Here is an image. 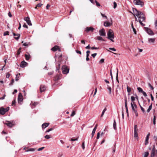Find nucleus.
<instances>
[{
	"label": "nucleus",
	"mask_w": 157,
	"mask_h": 157,
	"mask_svg": "<svg viewBox=\"0 0 157 157\" xmlns=\"http://www.w3.org/2000/svg\"><path fill=\"white\" fill-rule=\"evenodd\" d=\"M132 10L133 13H134L132 14L134 16H135L136 15L140 19H142L143 21H145V18L143 13L137 10L135 8H133Z\"/></svg>",
	"instance_id": "f257e3e1"
},
{
	"label": "nucleus",
	"mask_w": 157,
	"mask_h": 157,
	"mask_svg": "<svg viewBox=\"0 0 157 157\" xmlns=\"http://www.w3.org/2000/svg\"><path fill=\"white\" fill-rule=\"evenodd\" d=\"M107 38L112 42H114L113 39L114 38V36L113 31L110 29L107 33Z\"/></svg>",
	"instance_id": "f03ea898"
},
{
	"label": "nucleus",
	"mask_w": 157,
	"mask_h": 157,
	"mask_svg": "<svg viewBox=\"0 0 157 157\" xmlns=\"http://www.w3.org/2000/svg\"><path fill=\"white\" fill-rule=\"evenodd\" d=\"M133 3L136 5H140L141 7H143L144 6V3L141 0H134Z\"/></svg>",
	"instance_id": "7ed1b4c3"
},
{
	"label": "nucleus",
	"mask_w": 157,
	"mask_h": 157,
	"mask_svg": "<svg viewBox=\"0 0 157 157\" xmlns=\"http://www.w3.org/2000/svg\"><path fill=\"white\" fill-rule=\"evenodd\" d=\"M62 70L63 74H67L69 72V69L66 65L63 66Z\"/></svg>",
	"instance_id": "20e7f679"
},
{
	"label": "nucleus",
	"mask_w": 157,
	"mask_h": 157,
	"mask_svg": "<svg viewBox=\"0 0 157 157\" xmlns=\"http://www.w3.org/2000/svg\"><path fill=\"white\" fill-rule=\"evenodd\" d=\"M138 130L137 125H135L134 126V136L135 138H138Z\"/></svg>",
	"instance_id": "39448f33"
},
{
	"label": "nucleus",
	"mask_w": 157,
	"mask_h": 157,
	"mask_svg": "<svg viewBox=\"0 0 157 157\" xmlns=\"http://www.w3.org/2000/svg\"><path fill=\"white\" fill-rule=\"evenodd\" d=\"M24 19L26 21L28 25L30 26L32 25V24L29 17H25L24 18Z\"/></svg>",
	"instance_id": "423d86ee"
},
{
	"label": "nucleus",
	"mask_w": 157,
	"mask_h": 157,
	"mask_svg": "<svg viewBox=\"0 0 157 157\" xmlns=\"http://www.w3.org/2000/svg\"><path fill=\"white\" fill-rule=\"evenodd\" d=\"M145 28L146 31L148 34L151 35H153L154 34L153 32L150 29H149L148 28L145 27Z\"/></svg>",
	"instance_id": "0eeeda50"
},
{
	"label": "nucleus",
	"mask_w": 157,
	"mask_h": 157,
	"mask_svg": "<svg viewBox=\"0 0 157 157\" xmlns=\"http://www.w3.org/2000/svg\"><path fill=\"white\" fill-rule=\"evenodd\" d=\"M99 34L101 36H105V32L104 29L100 30L99 31Z\"/></svg>",
	"instance_id": "6e6552de"
},
{
	"label": "nucleus",
	"mask_w": 157,
	"mask_h": 157,
	"mask_svg": "<svg viewBox=\"0 0 157 157\" xmlns=\"http://www.w3.org/2000/svg\"><path fill=\"white\" fill-rule=\"evenodd\" d=\"M94 30V29L92 27H87L85 29V31L86 32H88L90 31L93 32Z\"/></svg>",
	"instance_id": "1a4fd4ad"
},
{
	"label": "nucleus",
	"mask_w": 157,
	"mask_h": 157,
	"mask_svg": "<svg viewBox=\"0 0 157 157\" xmlns=\"http://www.w3.org/2000/svg\"><path fill=\"white\" fill-rule=\"evenodd\" d=\"M51 50L53 51H56L57 50H59V51H60V49L57 46H55L54 47L51 48Z\"/></svg>",
	"instance_id": "9d476101"
},
{
	"label": "nucleus",
	"mask_w": 157,
	"mask_h": 157,
	"mask_svg": "<svg viewBox=\"0 0 157 157\" xmlns=\"http://www.w3.org/2000/svg\"><path fill=\"white\" fill-rule=\"evenodd\" d=\"M46 87L44 85H41L40 87V92H42L44 91L46 89Z\"/></svg>",
	"instance_id": "9b49d317"
},
{
	"label": "nucleus",
	"mask_w": 157,
	"mask_h": 157,
	"mask_svg": "<svg viewBox=\"0 0 157 157\" xmlns=\"http://www.w3.org/2000/svg\"><path fill=\"white\" fill-rule=\"evenodd\" d=\"M62 78V75L61 74L59 75H57L54 78L55 81H57L61 79Z\"/></svg>",
	"instance_id": "f8f14e48"
},
{
	"label": "nucleus",
	"mask_w": 157,
	"mask_h": 157,
	"mask_svg": "<svg viewBox=\"0 0 157 157\" xmlns=\"http://www.w3.org/2000/svg\"><path fill=\"white\" fill-rule=\"evenodd\" d=\"M27 63L25 61H22L21 63L20 67L22 68L24 67L27 66Z\"/></svg>",
	"instance_id": "ddd939ff"
},
{
	"label": "nucleus",
	"mask_w": 157,
	"mask_h": 157,
	"mask_svg": "<svg viewBox=\"0 0 157 157\" xmlns=\"http://www.w3.org/2000/svg\"><path fill=\"white\" fill-rule=\"evenodd\" d=\"M7 123H5V124H6L10 128L12 127L13 126V124L11 123V122L9 121H7Z\"/></svg>",
	"instance_id": "4468645a"
},
{
	"label": "nucleus",
	"mask_w": 157,
	"mask_h": 157,
	"mask_svg": "<svg viewBox=\"0 0 157 157\" xmlns=\"http://www.w3.org/2000/svg\"><path fill=\"white\" fill-rule=\"evenodd\" d=\"M6 113V112L5 111V108L2 107L0 108V113L1 114L4 115L5 113Z\"/></svg>",
	"instance_id": "2eb2a0df"
},
{
	"label": "nucleus",
	"mask_w": 157,
	"mask_h": 157,
	"mask_svg": "<svg viewBox=\"0 0 157 157\" xmlns=\"http://www.w3.org/2000/svg\"><path fill=\"white\" fill-rule=\"evenodd\" d=\"M13 35L14 36H17V37H14V38L16 40H18L19 39L20 36V34H16L14 33H13Z\"/></svg>",
	"instance_id": "dca6fc26"
},
{
	"label": "nucleus",
	"mask_w": 157,
	"mask_h": 157,
	"mask_svg": "<svg viewBox=\"0 0 157 157\" xmlns=\"http://www.w3.org/2000/svg\"><path fill=\"white\" fill-rule=\"evenodd\" d=\"M49 125V123H45L43 124L42 125V127L43 128H45L47 127Z\"/></svg>",
	"instance_id": "f3484780"
},
{
	"label": "nucleus",
	"mask_w": 157,
	"mask_h": 157,
	"mask_svg": "<svg viewBox=\"0 0 157 157\" xmlns=\"http://www.w3.org/2000/svg\"><path fill=\"white\" fill-rule=\"evenodd\" d=\"M23 100V97H18V102L19 103H20V102H21Z\"/></svg>",
	"instance_id": "a211bd4d"
},
{
	"label": "nucleus",
	"mask_w": 157,
	"mask_h": 157,
	"mask_svg": "<svg viewBox=\"0 0 157 157\" xmlns=\"http://www.w3.org/2000/svg\"><path fill=\"white\" fill-rule=\"evenodd\" d=\"M155 41V38H148V41L149 43H154Z\"/></svg>",
	"instance_id": "6ab92c4d"
},
{
	"label": "nucleus",
	"mask_w": 157,
	"mask_h": 157,
	"mask_svg": "<svg viewBox=\"0 0 157 157\" xmlns=\"http://www.w3.org/2000/svg\"><path fill=\"white\" fill-rule=\"evenodd\" d=\"M104 25L105 27H108L110 26V24L109 22H105L104 23Z\"/></svg>",
	"instance_id": "aec40b11"
},
{
	"label": "nucleus",
	"mask_w": 157,
	"mask_h": 157,
	"mask_svg": "<svg viewBox=\"0 0 157 157\" xmlns=\"http://www.w3.org/2000/svg\"><path fill=\"white\" fill-rule=\"evenodd\" d=\"M113 128L114 129V130H116V128H117L116 123V121H115V119H114L113 120Z\"/></svg>",
	"instance_id": "412c9836"
},
{
	"label": "nucleus",
	"mask_w": 157,
	"mask_h": 157,
	"mask_svg": "<svg viewBox=\"0 0 157 157\" xmlns=\"http://www.w3.org/2000/svg\"><path fill=\"white\" fill-rule=\"evenodd\" d=\"M25 59L26 60H29L30 58V56L29 55H28L25 54Z\"/></svg>",
	"instance_id": "4be33fe9"
},
{
	"label": "nucleus",
	"mask_w": 157,
	"mask_h": 157,
	"mask_svg": "<svg viewBox=\"0 0 157 157\" xmlns=\"http://www.w3.org/2000/svg\"><path fill=\"white\" fill-rule=\"evenodd\" d=\"M97 39L99 40H101L103 41H105V40H104L100 36H98L97 37Z\"/></svg>",
	"instance_id": "5701e85b"
},
{
	"label": "nucleus",
	"mask_w": 157,
	"mask_h": 157,
	"mask_svg": "<svg viewBox=\"0 0 157 157\" xmlns=\"http://www.w3.org/2000/svg\"><path fill=\"white\" fill-rule=\"evenodd\" d=\"M60 69V64L59 63H58V66L56 67V71H58V72L59 73L60 72V71H59V70Z\"/></svg>",
	"instance_id": "b1692460"
},
{
	"label": "nucleus",
	"mask_w": 157,
	"mask_h": 157,
	"mask_svg": "<svg viewBox=\"0 0 157 157\" xmlns=\"http://www.w3.org/2000/svg\"><path fill=\"white\" fill-rule=\"evenodd\" d=\"M131 106L132 108V110L133 111H135L136 110L135 109V108L134 107V106H133V104L132 102L131 103Z\"/></svg>",
	"instance_id": "393cba45"
},
{
	"label": "nucleus",
	"mask_w": 157,
	"mask_h": 157,
	"mask_svg": "<svg viewBox=\"0 0 157 157\" xmlns=\"http://www.w3.org/2000/svg\"><path fill=\"white\" fill-rule=\"evenodd\" d=\"M151 152L152 153H155V145H153V148Z\"/></svg>",
	"instance_id": "a878e982"
},
{
	"label": "nucleus",
	"mask_w": 157,
	"mask_h": 157,
	"mask_svg": "<svg viewBox=\"0 0 157 157\" xmlns=\"http://www.w3.org/2000/svg\"><path fill=\"white\" fill-rule=\"evenodd\" d=\"M137 90L139 92H141L142 93L144 91L140 87H138L137 88Z\"/></svg>",
	"instance_id": "bb28decb"
},
{
	"label": "nucleus",
	"mask_w": 157,
	"mask_h": 157,
	"mask_svg": "<svg viewBox=\"0 0 157 157\" xmlns=\"http://www.w3.org/2000/svg\"><path fill=\"white\" fill-rule=\"evenodd\" d=\"M148 140L149 138L147 137H146L145 140V144L146 145L148 143Z\"/></svg>",
	"instance_id": "cd10ccee"
},
{
	"label": "nucleus",
	"mask_w": 157,
	"mask_h": 157,
	"mask_svg": "<svg viewBox=\"0 0 157 157\" xmlns=\"http://www.w3.org/2000/svg\"><path fill=\"white\" fill-rule=\"evenodd\" d=\"M106 110H107V109L106 108H105L104 109V110H103V111L102 112V114L101 115V117H102L103 116L104 114L105 113V112L106 111Z\"/></svg>",
	"instance_id": "c85d7f7f"
},
{
	"label": "nucleus",
	"mask_w": 157,
	"mask_h": 157,
	"mask_svg": "<svg viewBox=\"0 0 157 157\" xmlns=\"http://www.w3.org/2000/svg\"><path fill=\"white\" fill-rule=\"evenodd\" d=\"M21 48H19L18 50H17V55L18 56L19 55V54H20V53L21 52Z\"/></svg>",
	"instance_id": "c756f323"
},
{
	"label": "nucleus",
	"mask_w": 157,
	"mask_h": 157,
	"mask_svg": "<svg viewBox=\"0 0 157 157\" xmlns=\"http://www.w3.org/2000/svg\"><path fill=\"white\" fill-rule=\"evenodd\" d=\"M127 91L128 93H129L131 91V88L128 86L127 87Z\"/></svg>",
	"instance_id": "7c9ffc66"
},
{
	"label": "nucleus",
	"mask_w": 157,
	"mask_h": 157,
	"mask_svg": "<svg viewBox=\"0 0 157 157\" xmlns=\"http://www.w3.org/2000/svg\"><path fill=\"white\" fill-rule=\"evenodd\" d=\"M96 130H95V128L93 129L92 132V134H91L92 138L93 137L95 133Z\"/></svg>",
	"instance_id": "2f4dec72"
},
{
	"label": "nucleus",
	"mask_w": 157,
	"mask_h": 157,
	"mask_svg": "<svg viewBox=\"0 0 157 157\" xmlns=\"http://www.w3.org/2000/svg\"><path fill=\"white\" fill-rule=\"evenodd\" d=\"M117 73L116 77V79L117 80L118 82L119 83V81L118 79V69H117Z\"/></svg>",
	"instance_id": "473e14b6"
},
{
	"label": "nucleus",
	"mask_w": 157,
	"mask_h": 157,
	"mask_svg": "<svg viewBox=\"0 0 157 157\" xmlns=\"http://www.w3.org/2000/svg\"><path fill=\"white\" fill-rule=\"evenodd\" d=\"M135 97L132 96H131V101H132L131 102H132L133 103H135V102H134V101L135 100Z\"/></svg>",
	"instance_id": "72a5a7b5"
},
{
	"label": "nucleus",
	"mask_w": 157,
	"mask_h": 157,
	"mask_svg": "<svg viewBox=\"0 0 157 157\" xmlns=\"http://www.w3.org/2000/svg\"><path fill=\"white\" fill-rule=\"evenodd\" d=\"M140 108L141 111L143 112V113H145L146 112L144 109L141 105H140Z\"/></svg>",
	"instance_id": "f704fd0d"
},
{
	"label": "nucleus",
	"mask_w": 157,
	"mask_h": 157,
	"mask_svg": "<svg viewBox=\"0 0 157 157\" xmlns=\"http://www.w3.org/2000/svg\"><path fill=\"white\" fill-rule=\"evenodd\" d=\"M125 101V107L127 106V100L126 97L124 99Z\"/></svg>",
	"instance_id": "c9c22d12"
},
{
	"label": "nucleus",
	"mask_w": 157,
	"mask_h": 157,
	"mask_svg": "<svg viewBox=\"0 0 157 157\" xmlns=\"http://www.w3.org/2000/svg\"><path fill=\"white\" fill-rule=\"evenodd\" d=\"M9 35V32L8 31H6L4 32L3 35L4 36H6L7 35Z\"/></svg>",
	"instance_id": "e433bc0d"
},
{
	"label": "nucleus",
	"mask_w": 157,
	"mask_h": 157,
	"mask_svg": "<svg viewBox=\"0 0 157 157\" xmlns=\"http://www.w3.org/2000/svg\"><path fill=\"white\" fill-rule=\"evenodd\" d=\"M108 89L109 90V94H111V88L110 86H109L108 85H107Z\"/></svg>",
	"instance_id": "4c0bfd02"
},
{
	"label": "nucleus",
	"mask_w": 157,
	"mask_h": 157,
	"mask_svg": "<svg viewBox=\"0 0 157 157\" xmlns=\"http://www.w3.org/2000/svg\"><path fill=\"white\" fill-rule=\"evenodd\" d=\"M38 104V103L37 102H35L33 105L34 106V107H33L32 106L31 107L32 108H33L34 107L36 106Z\"/></svg>",
	"instance_id": "58836bf2"
},
{
	"label": "nucleus",
	"mask_w": 157,
	"mask_h": 157,
	"mask_svg": "<svg viewBox=\"0 0 157 157\" xmlns=\"http://www.w3.org/2000/svg\"><path fill=\"white\" fill-rule=\"evenodd\" d=\"M149 152H146L144 153V157H147L149 155Z\"/></svg>",
	"instance_id": "ea45409f"
},
{
	"label": "nucleus",
	"mask_w": 157,
	"mask_h": 157,
	"mask_svg": "<svg viewBox=\"0 0 157 157\" xmlns=\"http://www.w3.org/2000/svg\"><path fill=\"white\" fill-rule=\"evenodd\" d=\"M42 5V4L41 3H39L36 5V7H35V8L36 9L37 7H40Z\"/></svg>",
	"instance_id": "a19ab883"
},
{
	"label": "nucleus",
	"mask_w": 157,
	"mask_h": 157,
	"mask_svg": "<svg viewBox=\"0 0 157 157\" xmlns=\"http://www.w3.org/2000/svg\"><path fill=\"white\" fill-rule=\"evenodd\" d=\"M75 114V112L74 111H73L72 112L71 114V117H72L74 116Z\"/></svg>",
	"instance_id": "79ce46f5"
},
{
	"label": "nucleus",
	"mask_w": 157,
	"mask_h": 157,
	"mask_svg": "<svg viewBox=\"0 0 157 157\" xmlns=\"http://www.w3.org/2000/svg\"><path fill=\"white\" fill-rule=\"evenodd\" d=\"M44 138L47 139H49L51 138L50 136L49 135H46L44 136Z\"/></svg>",
	"instance_id": "37998d69"
},
{
	"label": "nucleus",
	"mask_w": 157,
	"mask_h": 157,
	"mask_svg": "<svg viewBox=\"0 0 157 157\" xmlns=\"http://www.w3.org/2000/svg\"><path fill=\"white\" fill-rule=\"evenodd\" d=\"M79 138V137H78L77 138L75 139H74L73 138H71V141H74L76 140H77Z\"/></svg>",
	"instance_id": "c03bdc74"
},
{
	"label": "nucleus",
	"mask_w": 157,
	"mask_h": 157,
	"mask_svg": "<svg viewBox=\"0 0 157 157\" xmlns=\"http://www.w3.org/2000/svg\"><path fill=\"white\" fill-rule=\"evenodd\" d=\"M148 86L149 87H150L151 90H153L154 89V87L152 86L151 85L150 83H148Z\"/></svg>",
	"instance_id": "a18cd8bd"
},
{
	"label": "nucleus",
	"mask_w": 157,
	"mask_h": 157,
	"mask_svg": "<svg viewBox=\"0 0 157 157\" xmlns=\"http://www.w3.org/2000/svg\"><path fill=\"white\" fill-rule=\"evenodd\" d=\"M54 128H51L47 130L46 131V132H49L50 131H52V130H53Z\"/></svg>",
	"instance_id": "49530a36"
},
{
	"label": "nucleus",
	"mask_w": 157,
	"mask_h": 157,
	"mask_svg": "<svg viewBox=\"0 0 157 157\" xmlns=\"http://www.w3.org/2000/svg\"><path fill=\"white\" fill-rule=\"evenodd\" d=\"M153 139L155 141L157 144V136H154L153 137Z\"/></svg>",
	"instance_id": "de8ad7c7"
},
{
	"label": "nucleus",
	"mask_w": 157,
	"mask_h": 157,
	"mask_svg": "<svg viewBox=\"0 0 157 157\" xmlns=\"http://www.w3.org/2000/svg\"><path fill=\"white\" fill-rule=\"evenodd\" d=\"M94 2H95L96 5L98 6H100V5L99 3H98L96 0H95Z\"/></svg>",
	"instance_id": "09e8293b"
},
{
	"label": "nucleus",
	"mask_w": 157,
	"mask_h": 157,
	"mask_svg": "<svg viewBox=\"0 0 157 157\" xmlns=\"http://www.w3.org/2000/svg\"><path fill=\"white\" fill-rule=\"evenodd\" d=\"M142 20V19H141ZM139 22H140V24L142 26H144L145 25V24H144L143 23H142V21H143L142 20L141 21L140 20H139Z\"/></svg>",
	"instance_id": "8fccbe9b"
},
{
	"label": "nucleus",
	"mask_w": 157,
	"mask_h": 157,
	"mask_svg": "<svg viewBox=\"0 0 157 157\" xmlns=\"http://www.w3.org/2000/svg\"><path fill=\"white\" fill-rule=\"evenodd\" d=\"M113 8L114 9H115L117 7V3H116V2H113Z\"/></svg>",
	"instance_id": "3c124183"
},
{
	"label": "nucleus",
	"mask_w": 157,
	"mask_h": 157,
	"mask_svg": "<svg viewBox=\"0 0 157 157\" xmlns=\"http://www.w3.org/2000/svg\"><path fill=\"white\" fill-rule=\"evenodd\" d=\"M14 82V79H12L11 80V82L9 84V85H12L13 84Z\"/></svg>",
	"instance_id": "603ef678"
},
{
	"label": "nucleus",
	"mask_w": 157,
	"mask_h": 157,
	"mask_svg": "<svg viewBox=\"0 0 157 157\" xmlns=\"http://www.w3.org/2000/svg\"><path fill=\"white\" fill-rule=\"evenodd\" d=\"M34 151V149L33 148H30L29 149L27 150L26 151L27 152L29 151Z\"/></svg>",
	"instance_id": "864d4df0"
},
{
	"label": "nucleus",
	"mask_w": 157,
	"mask_h": 157,
	"mask_svg": "<svg viewBox=\"0 0 157 157\" xmlns=\"http://www.w3.org/2000/svg\"><path fill=\"white\" fill-rule=\"evenodd\" d=\"M82 148L83 150H84L85 149V143L84 142H83L82 143Z\"/></svg>",
	"instance_id": "5fc2aeb1"
},
{
	"label": "nucleus",
	"mask_w": 157,
	"mask_h": 157,
	"mask_svg": "<svg viewBox=\"0 0 157 157\" xmlns=\"http://www.w3.org/2000/svg\"><path fill=\"white\" fill-rule=\"evenodd\" d=\"M104 59H102L100 60V61H99V63H104Z\"/></svg>",
	"instance_id": "6e6d98bb"
},
{
	"label": "nucleus",
	"mask_w": 157,
	"mask_h": 157,
	"mask_svg": "<svg viewBox=\"0 0 157 157\" xmlns=\"http://www.w3.org/2000/svg\"><path fill=\"white\" fill-rule=\"evenodd\" d=\"M10 74L8 73H6V78H9V77H10Z\"/></svg>",
	"instance_id": "4d7b16f0"
},
{
	"label": "nucleus",
	"mask_w": 157,
	"mask_h": 157,
	"mask_svg": "<svg viewBox=\"0 0 157 157\" xmlns=\"http://www.w3.org/2000/svg\"><path fill=\"white\" fill-rule=\"evenodd\" d=\"M109 50H112V51H114V52H115V51H116V49H115V48H109Z\"/></svg>",
	"instance_id": "13d9d810"
},
{
	"label": "nucleus",
	"mask_w": 157,
	"mask_h": 157,
	"mask_svg": "<svg viewBox=\"0 0 157 157\" xmlns=\"http://www.w3.org/2000/svg\"><path fill=\"white\" fill-rule=\"evenodd\" d=\"M101 14L103 17H105V18L107 19V17L104 14H103L101 13Z\"/></svg>",
	"instance_id": "bf43d9fd"
},
{
	"label": "nucleus",
	"mask_w": 157,
	"mask_h": 157,
	"mask_svg": "<svg viewBox=\"0 0 157 157\" xmlns=\"http://www.w3.org/2000/svg\"><path fill=\"white\" fill-rule=\"evenodd\" d=\"M142 93L143 94V95L144 97H146L147 96V94L144 91Z\"/></svg>",
	"instance_id": "052dcab7"
},
{
	"label": "nucleus",
	"mask_w": 157,
	"mask_h": 157,
	"mask_svg": "<svg viewBox=\"0 0 157 157\" xmlns=\"http://www.w3.org/2000/svg\"><path fill=\"white\" fill-rule=\"evenodd\" d=\"M9 107H7L6 108H5V111L6 112L8 111H9Z\"/></svg>",
	"instance_id": "680f3d73"
},
{
	"label": "nucleus",
	"mask_w": 157,
	"mask_h": 157,
	"mask_svg": "<svg viewBox=\"0 0 157 157\" xmlns=\"http://www.w3.org/2000/svg\"><path fill=\"white\" fill-rule=\"evenodd\" d=\"M134 112L135 113L136 116V117H137L138 116V113H137V111L136 110L134 111Z\"/></svg>",
	"instance_id": "e2e57ef3"
},
{
	"label": "nucleus",
	"mask_w": 157,
	"mask_h": 157,
	"mask_svg": "<svg viewBox=\"0 0 157 157\" xmlns=\"http://www.w3.org/2000/svg\"><path fill=\"white\" fill-rule=\"evenodd\" d=\"M44 147H40V148H38L37 150L38 151H40L42 150L43 149H44Z\"/></svg>",
	"instance_id": "0e129e2a"
},
{
	"label": "nucleus",
	"mask_w": 157,
	"mask_h": 157,
	"mask_svg": "<svg viewBox=\"0 0 157 157\" xmlns=\"http://www.w3.org/2000/svg\"><path fill=\"white\" fill-rule=\"evenodd\" d=\"M97 54L96 53H95L91 55V56L93 57L94 58L95 56L97 55Z\"/></svg>",
	"instance_id": "69168bd1"
},
{
	"label": "nucleus",
	"mask_w": 157,
	"mask_h": 157,
	"mask_svg": "<svg viewBox=\"0 0 157 157\" xmlns=\"http://www.w3.org/2000/svg\"><path fill=\"white\" fill-rule=\"evenodd\" d=\"M86 49H90V45L89 44L86 47Z\"/></svg>",
	"instance_id": "338daca9"
},
{
	"label": "nucleus",
	"mask_w": 157,
	"mask_h": 157,
	"mask_svg": "<svg viewBox=\"0 0 157 157\" xmlns=\"http://www.w3.org/2000/svg\"><path fill=\"white\" fill-rule=\"evenodd\" d=\"M155 28L156 29H157V20H156V21L155 22Z\"/></svg>",
	"instance_id": "774afa93"
}]
</instances>
